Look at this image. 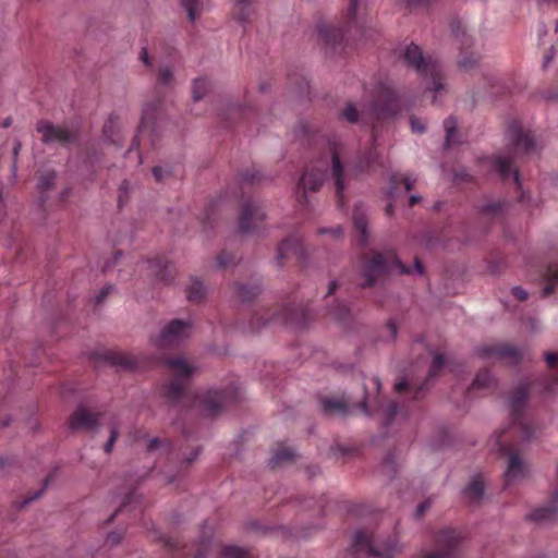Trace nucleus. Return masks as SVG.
I'll return each mask as SVG.
<instances>
[{
    "label": "nucleus",
    "instance_id": "nucleus-1",
    "mask_svg": "<svg viewBox=\"0 0 558 558\" xmlns=\"http://www.w3.org/2000/svg\"><path fill=\"white\" fill-rule=\"evenodd\" d=\"M545 360L551 372L539 383L520 384L510 397V411L512 423L509 427L498 433L494 440L496 448L507 459L504 472V487L508 488L527 477L530 469L522 458V444L534 437L535 429L532 417L525 412L524 405L529 393L537 389L543 392H554L558 384V352L545 353Z\"/></svg>",
    "mask_w": 558,
    "mask_h": 558
},
{
    "label": "nucleus",
    "instance_id": "nucleus-2",
    "mask_svg": "<svg viewBox=\"0 0 558 558\" xmlns=\"http://www.w3.org/2000/svg\"><path fill=\"white\" fill-rule=\"evenodd\" d=\"M323 151L319 157L306 168L296 185V199L302 207L310 204L307 191L316 192L324 184L328 172L336 189L337 205L344 207V191L348 182L376 166H381L376 147L373 145L364 155H359L354 160L343 163L345 146L336 137L320 138Z\"/></svg>",
    "mask_w": 558,
    "mask_h": 558
},
{
    "label": "nucleus",
    "instance_id": "nucleus-3",
    "mask_svg": "<svg viewBox=\"0 0 558 558\" xmlns=\"http://www.w3.org/2000/svg\"><path fill=\"white\" fill-rule=\"evenodd\" d=\"M166 366L171 379L162 386L161 393L173 407L196 408L207 416H215L240 398L238 387L233 385L221 391H190V378L195 367L182 357L167 359Z\"/></svg>",
    "mask_w": 558,
    "mask_h": 558
},
{
    "label": "nucleus",
    "instance_id": "nucleus-4",
    "mask_svg": "<svg viewBox=\"0 0 558 558\" xmlns=\"http://www.w3.org/2000/svg\"><path fill=\"white\" fill-rule=\"evenodd\" d=\"M508 136L511 141L512 148L507 155H497L488 158L492 169L499 173L502 180L512 177L517 187L521 189L520 175L514 168L517 159L521 156H531L537 153V144L534 135L524 130L518 121H512L508 126Z\"/></svg>",
    "mask_w": 558,
    "mask_h": 558
},
{
    "label": "nucleus",
    "instance_id": "nucleus-5",
    "mask_svg": "<svg viewBox=\"0 0 558 558\" xmlns=\"http://www.w3.org/2000/svg\"><path fill=\"white\" fill-rule=\"evenodd\" d=\"M165 547L173 558H206L210 551H214L220 558H255V556L239 546L234 545H213L208 538L202 539L197 545L187 546L173 538L165 539Z\"/></svg>",
    "mask_w": 558,
    "mask_h": 558
},
{
    "label": "nucleus",
    "instance_id": "nucleus-6",
    "mask_svg": "<svg viewBox=\"0 0 558 558\" xmlns=\"http://www.w3.org/2000/svg\"><path fill=\"white\" fill-rule=\"evenodd\" d=\"M398 269L401 274H409L408 267L402 265L395 251H373L362 256L363 288L371 287L387 271Z\"/></svg>",
    "mask_w": 558,
    "mask_h": 558
},
{
    "label": "nucleus",
    "instance_id": "nucleus-7",
    "mask_svg": "<svg viewBox=\"0 0 558 558\" xmlns=\"http://www.w3.org/2000/svg\"><path fill=\"white\" fill-rule=\"evenodd\" d=\"M403 59L409 66L429 80V89L437 94L444 89V75L438 60L433 56H424L418 46L411 44L403 50Z\"/></svg>",
    "mask_w": 558,
    "mask_h": 558
},
{
    "label": "nucleus",
    "instance_id": "nucleus-8",
    "mask_svg": "<svg viewBox=\"0 0 558 558\" xmlns=\"http://www.w3.org/2000/svg\"><path fill=\"white\" fill-rule=\"evenodd\" d=\"M371 110L376 122L391 118L401 110L400 98L386 80H376L372 89Z\"/></svg>",
    "mask_w": 558,
    "mask_h": 558
},
{
    "label": "nucleus",
    "instance_id": "nucleus-9",
    "mask_svg": "<svg viewBox=\"0 0 558 558\" xmlns=\"http://www.w3.org/2000/svg\"><path fill=\"white\" fill-rule=\"evenodd\" d=\"M158 102L147 104L143 108L142 119L140 126L137 129V133L133 140V143L128 150V155H131L133 150H136V156L138 159V163L142 162V155L138 151V147L142 143H149L150 146L156 145V141L158 138V128H157V118L159 114L158 111Z\"/></svg>",
    "mask_w": 558,
    "mask_h": 558
},
{
    "label": "nucleus",
    "instance_id": "nucleus-10",
    "mask_svg": "<svg viewBox=\"0 0 558 558\" xmlns=\"http://www.w3.org/2000/svg\"><path fill=\"white\" fill-rule=\"evenodd\" d=\"M265 314H260L259 311L255 310L254 315L250 322V330L256 331L262 326L271 320H282L283 323L294 324L300 327H304L310 320V313L307 308L300 307L294 308L291 306H283L280 312L274 311L269 314V310H263Z\"/></svg>",
    "mask_w": 558,
    "mask_h": 558
},
{
    "label": "nucleus",
    "instance_id": "nucleus-11",
    "mask_svg": "<svg viewBox=\"0 0 558 558\" xmlns=\"http://www.w3.org/2000/svg\"><path fill=\"white\" fill-rule=\"evenodd\" d=\"M352 548L356 554H365L374 558H392L395 553L398 551V545L395 538H389L378 544L373 533L364 530L357 531L354 534Z\"/></svg>",
    "mask_w": 558,
    "mask_h": 558
},
{
    "label": "nucleus",
    "instance_id": "nucleus-12",
    "mask_svg": "<svg viewBox=\"0 0 558 558\" xmlns=\"http://www.w3.org/2000/svg\"><path fill=\"white\" fill-rule=\"evenodd\" d=\"M266 219V213L260 203L252 197L242 199L239 216V231L241 233H257Z\"/></svg>",
    "mask_w": 558,
    "mask_h": 558
},
{
    "label": "nucleus",
    "instance_id": "nucleus-13",
    "mask_svg": "<svg viewBox=\"0 0 558 558\" xmlns=\"http://www.w3.org/2000/svg\"><path fill=\"white\" fill-rule=\"evenodd\" d=\"M477 355L486 361H505L508 364L517 365L522 359L520 350L506 342L483 344L477 348Z\"/></svg>",
    "mask_w": 558,
    "mask_h": 558
},
{
    "label": "nucleus",
    "instance_id": "nucleus-14",
    "mask_svg": "<svg viewBox=\"0 0 558 558\" xmlns=\"http://www.w3.org/2000/svg\"><path fill=\"white\" fill-rule=\"evenodd\" d=\"M191 331V325L182 319L170 322L156 339V345L166 349L179 345L185 340Z\"/></svg>",
    "mask_w": 558,
    "mask_h": 558
},
{
    "label": "nucleus",
    "instance_id": "nucleus-15",
    "mask_svg": "<svg viewBox=\"0 0 558 558\" xmlns=\"http://www.w3.org/2000/svg\"><path fill=\"white\" fill-rule=\"evenodd\" d=\"M461 542V535L456 530H442L436 536L435 553L426 555L424 558H458L457 549Z\"/></svg>",
    "mask_w": 558,
    "mask_h": 558
},
{
    "label": "nucleus",
    "instance_id": "nucleus-16",
    "mask_svg": "<svg viewBox=\"0 0 558 558\" xmlns=\"http://www.w3.org/2000/svg\"><path fill=\"white\" fill-rule=\"evenodd\" d=\"M36 129L37 132L41 134V140L46 144L59 143L61 145H68L75 142L77 138L75 131L54 125L48 121H39Z\"/></svg>",
    "mask_w": 558,
    "mask_h": 558
},
{
    "label": "nucleus",
    "instance_id": "nucleus-17",
    "mask_svg": "<svg viewBox=\"0 0 558 558\" xmlns=\"http://www.w3.org/2000/svg\"><path fill=\"white\" fill-rule=\"evenodd\" d=\"M445 366V357L442 354H436L433 359V362H432V365H430V368H429V372H428V377L425 379V381L417 386L415 383L413 381H408V380H401L399 383H396L395 385V390L398 392V393H402L403 391H408V390H411L414 392V398L415 399H418L422 395V392L427 389V386H428V381L434 378L435 376L438 375V373L442 369V367Z\"/></svg>",
    "mask_w": 558,
    "mask_h": 558
},
{
    "label": "nucleus",
    "instance_id": "nucleus-18",
    "mask_svg": "<svg viewBox=\"0 0 558 558\" xmlns=\"http://www.w3.org/2000/svg\"><path fill=\"white\" fill-rule=\"evenodd\" d=\"M100 425V414H94L83 407L70 416L69 427L73 430L94 432Z\"/></svg>",
    "mask_w": 558,
    "mask_h": 558
},
{
    "label": "nucleus",
    "instance_id": "nucleus-19",
    "mask_svg": "<svg viewBox=\"0 0 558 558\" xmlns=\"http://www.w3.org/2000/svg\"><path fill=\"white\" fill-rule=\"evenodd\" d=\"M290 257H294L298 262H302L306 257V251L302 242L294 236L284 239L278 245L277 250V260L279 265H283Z\"/></svg>",
    "mask_w": 558,
    "mask_h": 558
},
{
    "label": "nucleus",
    "instance_id": "nucleus-20",
    "mask_svg": "<svg viewBox=\"0 0 558 558\" xmlns=\"http://www.w3.org/2000/svg\"><path fill=\"white\" fill-rule=\"evenodd\" d=\"M149 270V275L156 277L162 282H168L173 278L174 268L169 264L168 259L163 256H155L143 262Z\"/></svg>",
    "mask_w": 558,
    "mask_h": 558
},
{
    "label": "nucleus",
    "instance_id": "nucleus-21",
    "mask_svg": "<svg viewBox=\"0 0 558 558\" xmlns=\"http://www.w3.org/2000/svg\"><path fill=\"white\" fill-rule=\"evenodd\" d=\"M416 179L407 174H393L390 178V191H389V199L391 201L386 207L387 216H391L393 213V204L396 202L395 193L399 189L400 185H403L404 191H411L415 185Z\"/></svg>",
    "mask_w": 558,
    "mask_h": 558
},
{
    "label": "nucleus",
    "instance_id": "nucleus-22",
    "mask_svg": "<svg viewBox=\"0 0 558 558\" xmlns=\"http://www.w3.org/2000/svg\"><path fill=\"white\" fill-rule=\"evenodd\" d=\"M558 518V488L556 489L549 505L536 508L527 519L534 522H549Z\"/></svg>",
    "mask_w": 558,
    "mask_h": 558
},
{
    "label": "nucleus",
    "instance_id": "nucleus-23",
    "mask_svg": "<svg viewBox=\"0 0 558 558\" xmlns=\"http://www.w3.org/2000/svg\"><path fill=\"white\" fill-rule=\"evenodd\" d=\"M352 220H353L354 228H355L356 232L359 233L356 241L361 246H365L367 244L368 238H369L368 229H367L368 220H367L366 211L362 205H356L354 207Z\"/></svg>",
    "mask_w": 558,
    "mask_h": 558
},
{
    "label": "nucleus",
    "instance_id": "nucleus-24",
    "mask_svg": "<svg viewBox=\"0 0 558 558\" xmlns=\"http://www.w3.org/2000/svg\"><path fill=\"white\" fill-rule=\"evenodd\" d=\"M104 359L113 366L123 369H137L140 367L138 359L134 355L117 351H107L104 353Z\"/></svg>",
    "mask_w": 558,
    "mask_h": 558
},
{
    "label": "nucleus",
    "instance_id": "nucleus-25",
    "mask_svg": "<svg viewBox=\"0 0 558 558\" xmlns=\"http://www.w3.org/2000/svg\"><path fill=\"white\" fill-rule=\"evenodd\" d=\"M296 457L295 451L283 444L278 445L272 452V457L269 460V464L272 469L294 461Z\"/></svg>",
    "mask_w": 558,
    "mask_h": 558
},
{
    "label": "nucleus",
    "instance_id": "nucleus-26",
    "mask_svg": "<svg viewBox=\"0 0 558 558\" xmlns=\"http://www.w3.org/2000/svg\"><path fill=\"white\" fill-rule=\"evenodd\" d=\"M323 412L327 415H345L351 412V407L343 399L326 398L322 400Z\"/></svg>",
    "mask_w": 558,
    "mask_h": 558
},
{
    "label": "nucleus",
    "instance_id": "nucleus-27",
    "mask_svg": "<svg viewBox=\"0 0 558 558\" xmlns=\"http://www.w3.org/2000/svg\"><path fill=\"white\" fill-rule=\"evenodd\" d=\"M233 289L234 296L243 303L252 301L260 292V287L256 282L250 284L236 282L234 283Z\"/></svg>",
    "mask_w": 558,
    "mask_h": 558
},
{
    "label": "nucleus",
    "instance_id": "nucleus-28",
    "mask_svg": "<svg viewBox=\"0 0 558 558\" xmlns=\"http://www.w3.org/2000/svg\"><path fill=\"white\" fill-rule=\"evenodd\" d=\"M220 117L222 121L228 123L232 122L235 118L250 121L252 117H255V112L251 108H242L238 105H231L220 113Z\"/></svg>",
    "mask_w": 558,
    "mask_h": 558
},
{
    "label": "nucleus",
    "instance_id": "nucleus-29",
    "mask_svg": "<svg viewBox=\"0 0 558 558\" xmlns=\"http://www.w3.org/2000/svg\"><path fill=\"white\" fill-rule=\"evenodd\" d=\"M56 178L57 174L53 170L43 171L38 175L37 189L41 194L39 197V204L44 209L46 208V198L44 197V194L53 187Z\"/></svg>",
    "mask_w": 558,
    "mask_h": 558
},
{
    "label": "nucleus",
    "instance_id": "nucleus-30",
    "mask_svg": "<svg viewBox=\"0 0 558 558\" xmlns=\"http://www.w3.org/2000/svg\"><path fill=\"white\" fill-rule=\"evenodd\" d=\"M484 481L482 476H475L471 480L464 489V496L470 502H478L484 495Z\"/></svg>",
    "mask_w": 558,
    "mask_h": 558
},
{
    "label": "nucleus",
    "instance_id": "nucleus-31",
    "mask_svg": "<svg viewBox=\"0 0 558 558\" xmlns=\"http://www.w3.org/2000/svg\"><path fill=\"white\" fill-rule=\"evenodd\" d=\"M495 380L490 373L487 369L480 371L471 387L469 388V393H472L474 390H489L494 385Z\"/></svg>",
    "mask_w": 558,
    "mask_h": 558
},
{
    "label": "nucleus",
    "instance_id": "nucleus-32",
    "mask_svg": "<svg viewBox=\"0 0 558 558\" xmlns=\"http://www.w3.org/2000/svg\"><path fill=\"white\" fill-rule=\"evenodd\" d=\"M254 12V7L251 0H234L232 14L234 19L240 22L248 21L251 14Z\"/></svg>",
    "mask_w": 558,
    "mask_h": 558
},
{
    "label": "nucleus",
    "instance_id": "nucleus-33",
    "mask_svg": "<svg viewBox=\"0 0 558 558\" xmlns=\"http://www.w3.org/2000/svg\"><path fill=\"white\" fill-rule=\"evenodd\" d=\"M322 46L324 47L326 53L328 54H337L342 53V50L345 46L348 37H322Z\"/></svg>",
    "mask_w": 558,
    "mask_h": 558
},
{
    "label": "nucleus",
    "instance_id": "nucleus-34",
    "mask_svg": "<svg viewBox=\"0 0 558 558\" xmlns=\"http://www.w3.org/2000/svg\"><path fill=\"white\" fill-rule=\"evenodd\" d=\"M546 286L543 291L544 296H548L558 289V266H548L545 271Z\"/></svg>",
    "mask_w": 558,
    "mask_h": 558
},
{
    "label": "nucleus",
    "instance_id": "nucleus-35",
    "mask_svg": "<svg viewBox=\"0 0 558 558\" xmlns=\"http://www.w3.org/2000/svg\"><path fill=\"white\" fill-rule=\"evenodd\" d=\"M186 292L190 302L201 303L205 299L206 288L198 279H192Z\"/></svg>",
    "mask_w": 558,
    "mask_h": 558
},
{
    "label": "nucleus",
    "instance_id": "nucleus-36",
    "mask_svg": "<svg viewBox=\"0 0 558 558\" xmlns=\"http://www.w3.org/2000/svg\"><path fill=\"white\" fill-rule=\"evenodd\" d=\"M377 410L380 411L384 416V424L389 425L399 414H401V409L399 405L393 402L389 401L387 403H383L381 401L377 402Z\"/></svg>",
    "mask_w": 558,
    "mask_h": 558
},
{
    "label": "nucleus",
    "instance_id": "nucleus-37",
    "mask_svg": "<svg viewBox=\"0 0 558 558\" xmlns=\"http://www.w3.org/2000/svg\"><path fill=\"white\" fill-rule=\"evenodd\" d=\"M182 7L184 8L187 19L191 22H194L204 11V1L203 0H180Z\"/></svg>",
    "mask_w": 558,
    "mask_h": 558
},
{
    "label": "nucleus",
    "instance_id": "nucleus-38",
    "mask_svg": "<svg viewBox=\"0 0 558 558\" xmlns=\"http://www.w3.org/2000/svg\"><path fill=\"white\" fill-rule=\"evenodd\" d=\"M504 207V202H492L482 207L481 214L485 218L499 219L502 217Z\"/></svg>",
    "mask_w": 558,
    "mask_h": 558
},
{
    "label": "nucleus",
    "instance_id": "nucleus-39",
    "mask_svg": "<svg viewBox=\"0 0 558 558\" xmlns=\"http://www.w3.org/2000/svg\"><path fill=\"white\" fill-rule=\"evenodd\" d=\"M457 126L458 122L456 118L449 117L445 120L444 128L446 131V147H450L451 145L458 143Z\"/></svg>",
    "mask_w": 558,
    "mask_h": 558
},
{
    "label": "nucleus",
    "instance_id": "nucleus-40",
    "mask_svg": "<svg viewBox=\"0 0 558 558\" xmlns=\"http://www.w3.org/2000/svg\"><path fill=\"white\" fill-rule=\"evenodd\" d=\"M148 452L160 451L166 454L172 452V445L168 440H162L158 437L153 438L147 445Z\"/></svg>",
    "mask_w": 558,
    "mask_h": 558
},
{
    "label": "nucleus",
    "instance_id": "nucleus-41",
    "mask_svg": "<svg viewBox=\"0 0 558 558\" xmlns=\"http://www.w3.org/2000/svg\"><path fill=\"white\" fill-rule=\"evenodd\" d=\"M209 88V82L206 78L199 77L193 83V98L194 100L202 99Z\"/></svg>",
    "mask_w": 558,
    "mask_h": 558
},
{
    "label": "nucleus",
    "instance_id": "nucleus-42",
    "mask_svg": "<svg viewBox=\"0 0 558 558\" xmlns=\"http://www.w3.org/2000/svg\"><path fill=\"white\" fill-rule=\"evenodd\" d=\"M239 260L238 256L231 252H228L223 250L218 256H217V266L218 268H227L229 266L235 265Z\"/></svg>",
    "mask_w": 558,
    "mask_h": 558
},
{
    "label": "nucleus",
    "instance_id": "nucleus-43",
    "mask_svg": "<svg viewBox=\"0 0 558 558\" xmlns=\"http://www.w3.org/2000/svg\"><path fill=\"white\" fill-rule=\"evenodd\" d=\"M153 177L157 183H161L172 177L173 171L171 167L156 166L151 170Z\"/></svg>",
    "mask_w": 558,
    "mask_h": 558
},
{
    "label": "nucleus",
    "instance_id": "nucleus-44",
    "mask_svg": "<svg viewBox=\"0 0 558 558\" xmlns=\"http://www.w3.org/2000/svg\"><path fill=\"white\" fill-rule=\"evenodd\" d=\"M480 57L476 53H463L459 59V66L463 70H471L477 64Z\"/></svg>",
    "mask_w": 558,
    "mask_h": 558
},
{
    "label": "nucleus",
    "instance_id": "nucleus-45",
    "mask_svg": "<svg viewBox=\"0 0 558 558\" xmlns=\"http://www.w3.org/2000/svg\"><path fill=\"white\" fill-rule=\"evenodd\" d=\"M262 173L255 168L247 169L245 172L241 174V182L243 184H255L260 182Z\"/></svg>",
    "mask_w": 558,
    "mask_h": 558
},
{
    "label": "nucleus",
    "instance_id": "nucleus-46",
    "mask_svg": "<svg viewBox=\"0 0 558 558\" xmlns=\"http://www.w3.org/2000/svg\"><path fill=\"white\" fill-rule=\"evenodd\" d=\"M341 117L350 123H355L359 120V112L355 106L349 102L341 111Z\"/></svg>",
    "mask_w": 558,
    "mask_h": 558
},
{
    "label": "nucleus",
    "instance_id": "nucleus-47",
    "mask_svg": "<svg viewBox=\"0 0 558 558\" xmlns=\"http://www.w3.org/2000/svg\"><path fill=\"white\" fill-rule=\"evenodd\" d=\"M397 465H398V462H397V457L395 456V453H388L386 456V458L384 459V462H383V470L387 473V474H391V473H395L397 471Z\"/></svg>",
    "mask_w": 558,
    "mask_h": 558
},
{
    "label": "nucleus",
    "instance_id": "nucleus-48",
    "mask_svg": "<svg viewBox=\"0 0 558 558\" xmlns=\"http://www.w3.org/2000/svg\"><path fill=\"white\" fill-rule=\"evenodd\" d=\"M331 315L333 318L345 322L350 316V310L344 304H338L335 310H332Z\"/></svg>",
    "mask_w": 558,
    "mask_h": 558
},
{
    "label": "nucleus",
    "instance_id": "nucleus-49",
    "mask_svg": "<svg viewBox=\"0 0 558 558\" xmlns=\"http://www.w3.org/2000/svg\"><path fill=\"white\" fill-rule=\"evenodd\" d=\"M129 191H130V183L128 181H123L119 187L118 193V204L120 207L125 205L129 201Z\"/></svg>",
    "mask_w": 558,
    "mask_h": 558
},
{
    "label": "nucleus",
    "instance_id": "nucleus-50",
    "mask_svg": "<svg viewBox=\"0 0 558 558\" xmlns=\"http://www.w3.org/2000/svg\"><path fill=\"white\" fill-rule=\"evenodd\" d=\"M360 0H349V7L345 13V23L350 24L356 17Z\"/></svg>",
    "mask_w": 558,
    "mask_h": 558
},
{
    "label": "nucleus",
    "instance_id": "nucleus-51",
    "mask_svg": "<svg viewBox=\"0 0 558 558\" xmlns=\"http://www.w3.org/2000/svg\"><path fill=\"white\" fill-rule=\"evenodd\" d=\"M117 124V118L113 116H110L108 121L104 125V135L107 140H109L112 143H116L113 140V126Z\"/></svg>",
    "mask_w": 558,
    "mask_h": 558
},
{
    "label": "nucleus",
    "instance_id": "nucleus-52",
    "mask_svg": "<svg viewBox=\"0 0 558 558\" xmlns=\"http://www.w3.org/2000/svg\"><path fill=\"white\" fill-rule=\"evenodd\" d=\"M133 497L134 495L133 494H129L125 496V499L123 500L121 507L119 509H117L113 514L109 518L108 522H111L113 520L114 517L119 515V514H122L124 513L125 511L129 510V507L131 506L132 504V500H133Z\"/></svg>",
    "mask_w": 558,
    "mask_h": 558
},
{
    "label": "nucleus",
    "instance_id": "nucleus-53",
    "mask_svg": "<svg viewBox=\"0 0 558 558\" xmlns=\"http://www.w3.org/2000/svg\"><path fill=\"white\" fill-rule=\"evenodd\" d=\"M172 72L168 68H161L158 73V82L165 86L172 82Z\"/></svg>",
    "mask_w": 558,
    "mask_h": 558
},
{
    "label": "nucleus",
    "instance_id": "nucleus-54",
    "mask_svg": "<svg viewBox=\"0 0 558 558\" xmlns=\"http://www.w3.org/2000/svg\"><path fill=\"white\" fill-rule=\"evenodd\" d=\"M410 125L413 133L422 134L425 132V124L418 118L412 117L410 119Z\"/></svg>",
    "mask_w": 558,
    "mask_h": 558
},
{
    "label": "nucleus",
    "instance_id": "nucleus-55",
    "mask_svg": "<svg viewBox=\"0 0 558 558\" xmlns=\"http://www.w3.org/2000/svg\"><path fill=\"white\" fill-rule=\"evenodd\" d=\"M325 233L330 234L332 239H338L343 234V229L340 226H338L335 228H322L318 230V234Z\"/></svg>",
    "mask_w": 558,
    "mask_h": 558
},
{
    "label": "nucleus",
    "instance_id": "nucleus-56",
    "mask_svg": "<svg viewBox=\"0 0 558 558\" xmlns=\"http://www.w3.org/2000/svg\"><path fill=\"white\" fill-rule=\"evenodd\" d=\"M112 291H113V286H107V287L102 288L101 291L99 292V294L95 299V304L100 305Z\"/></svg>",
    "mask_w": 558,
    "mask_h": 558
},
{
    "label": "nucleus",
    "instance_id": "nucleus-57",
    "mask_svg": "<svg viewBox=\"0 0 558 558\" xmlns=\"http://www.w3.org/2000/svg\"><path fill=\"white\" fill-rule=\"evenodd\" d=\"M118 436H119L118 430L116 428H111L110 437H109L108 441L105 445V451L107 453L111 452V450L113 448V445H114L116 440L118 439Z\"/></svg>",
    "mask_w": 558,
    "mask_h": 558
},
{
    "label": "nucleus",
    "instance_id": "nucleus-58",
    "mask_svg": "<svg viewBox=\"0 0 558 558\" xmlns=\"http://www.w3.org/2000/svg\"><path fill=\"white\" fill-rule=\"evenodd\" d=\"M122 539V534L120 532H111L110 534H108L107 538H106V544L109 545V546H114L117 544H119Z\"/></svg>",
    "mask_w": 558,
    "mask_h": 558
},
{
    "label": "nucleus",
    "instance_id": "nucleus-59",
    "mask_svg": "<svg viewBox=\"0 0 558 558\" xmlns=\"http://www.w3.org/2000/svg\"><path fill=\"white\" fill-rule=\"evenodd\" d=\"M430 504H432L430 499H426L423 502H421L416 508V512H415L416 517L422 518L424 515V513L429 509Z\"/></svg>",
    "mask_w": 558,
    "mask_h": 558
},
{
    "label": "nucleus",
    "instance_id": "nucleus-60",
    "mask_svg": "<svg viewBox=\"0 0 558 558\" xmlns=\"http://www.w3.org/2000/svg\"><path fill=\"white\" fill-rule=\"evenodd\" d=\"M512 294L519 301L527 300V295H529L527 292L524 289H522L521 287L512 288Z\"/></svg>",
    "mask_w": 558,
    "mask_h": 558
},
{
    "label": "nucleus",
    "instance_id": "nucleus-61",
    "mask_svg": "<svg viewBox=\"0 0 558 558\" xmlns=\"http://www.w3.org/2000/svg\"><path fill=\"white\" fill-rule=\"evenodd\" d=\"M219 206V204L213 203L209 205L208 211L206 213V216L204 217L203 223L207 225L211 220V216L215 215L216 208Z\"/></svg>",
    "mask_w": 558,
    "mask_h": 558
},
{
    "label": "nucleus",
    "instance_id": "nucleus-62",
    "mask_svg": "<svg viewBox=\"0 0 558 558\" xmlns=\"http://www.w3.org/2000/svg\"><path fill=\"white\" fill-rule=\"evenodd\" d=\"M555 53H556V47H555V45H551L550 51L544 54V62H543L544 68H546L549 64V62L554 58Z\"/></svg>",
    "mask_w": 558,
    "mask_h": 558
},
{
    "label": "nucleus",
    "instance_id": "nucleus-63",
    "mask_svg": "<svg viewBox=\"0 0 558 558\" xmlns=\"http://www.w3.org/2000/svg\"><path fill=\"white\" fill-rule=\"evenodd\" d=\"M140 59L142 60L143 63H145L146 65H150V61H149V54H148V51H147V48L146 47H143L142 48V51L140 53Z\"/></svg>",
    "mask_w": 558,
    "mask_h": 558
},
{
    "label": "nucleus",
    "instance_id": "nucleus-64",
    "mask_svg": "<svg viewBox=\"0 0 558 558\" xmlns=\"http://www.w3.org/2000/svg\"><path fill=\"white\" fill-rule=\"evenodd\" d=\"M387 328H388V330H389V332H390V337H391L392 339H393V338H396L398 328H397V325L395 324V322H393V320H389V322H388V324H387Z\"/></svg>",
    "mask_w": 558,
    "mask_h": 558
}]
</instances>
